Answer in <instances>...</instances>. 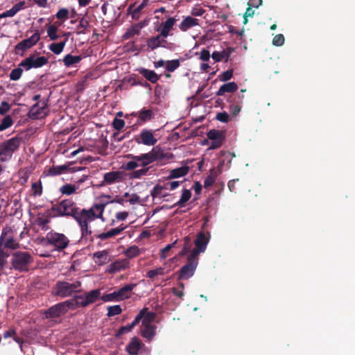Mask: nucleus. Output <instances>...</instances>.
<instances>
[{"mask_svg": "<svg viewBox=\"0 0 355 355\" xmlns=\"http://www.w3.org/2000/svg\"><path fill=\"white\" fill-rule=\"evenodd\" d=\"M129 266V261L128 259H120L110 263L107 269L110 274H114L117 271L124 270Z\"/></svg>", "mask_w": 355, "mask_h": 355, "instance_id": "nucleus-19", "label": "nucleus"}, {"mask_svg": "<svg viewBox=\"0 0 355 355\" xmlns=\"http://www.w3.org/2000/svg\"><path fill=\"white\" fill-rule=\"evenodd\" d=\"M216 119L219 121L227 123L230 119V116L226 112H220L216 114Z\"/></svg>", "mask_w": 355, "mask_h": 355, "instance_id": "nucleus-61", "label": "nucleus"}, {"mask_svg": "<svg viewBox=\"0 0 355 355\" xmlns=\"http://www.w3.org/2000/svg\"><path fill=\"white\" fill-rule=\"evenodd\" d=\"M81 60L82 57L80 55L67 54L64 56L63 61L66 67H70V66L78 63Z\"/></svg>", "mask_w": 355, "mask_h": 355, "instance_id": "nucleus-38", "label": "nucleus"}, {"mask_svg": "<svg viewBox=\"0 0 355 355\" xmlns=\"http://www.w3.org/2000/svg\"><path fill=\"white\" fill-rule=\"evenodd\" d=\"M22 140L21 137L16 136L1 143L0 144V161L6 162L10 159L12 154L19 148Z\"/></svg>", "mask_w": 355, "mask_h": 355, "instance_id": "nucleus-5", "label": "nucleus"}, {"mask_svg": "<svg viewBox=\"0 0 355 355\" xmlns=\"http://www.w3.org/2000/svg\"><path fill=\"white\" fill-rule=\"evenodd\" d=\"M239 86L235 82H228L220 86L216 96H223L226 93H234L238 90Z\"/></svg>", "mask_w": 355, "mask_h": 355, "instance_id": "nucleus-23", "label": "nucleus"}, {"mask_svg": "<svg viewBox=\"0 0 355 355\" xmlns=\"http://www.w3.org/2000/svg\"><path fill=\"white\" fill-rule=\"evenodd\" d=\"M215 177L212 175H209L205 180H204V187L207 188L211 186L215 182Z\"/></svg>", "mask_w": 355, "mask_h": 355, "instance_id": "nucleus-63", "label": "nucleus"}, {"mask_svg": "<svg viewBox=\"0 0 355 355\" xmlns=\"http://www.w3.org/2000/svg\"><path fill=\"white\" fill-rule=\"evenodd\" d=\"M40 34L37 32L30 37L19 42L15 46V54L23 56L25 51L34 46L40 41Z\"/></svg>", "mask_w": 355, "mask_h": 355, "instance_id": "nucleus-10", "label": "nucleus"}, {"mask_svg": "<svg viewBox=\"0 0 355 355\" xmlns=\"http://www.w3.org/2000/svg\"><path fill=\"white\" fill-rule=\"evenodd\" d=\"M90 27L89 21L85 17H82L80 21L79 24L77 26L76 28V33L78 35H82L85 34L86 33L89 32V28Z\"/></svg>", "mask_w": 355, "mask_h": 355, "instance_id": "nucleus-36", "label": "nucleus"}, {"mask_svg": "<svg viewBox=\"0 0 355 355\" xmlns=\"http://www.w3.org/2000/svg\"><path fill=\"white\" fill-rule=\"evenodd\" d=\"M33 261V257L27 251H16L12 254L10 263L15 270L27 272Z\"/></svg>", "mask_w": 355, "mask_h": 355, "instance_id": "nucleus-4", "label": "nucleus"}, {"mask_svg": "<svg viewBox=\"0 0 355 355\" xmlns=\"http://www.w3.org/2000/svg\"><path fill=\"white\" fill-rule=\"evenodd\" d=\"M13 121L10 116H6L0 123V131H4L6 128H9L12 125Z\"/></svg>", "mask_w": 355, "mask_h": 355, "instance_id": "nucleus-49", "label": "nucleus"}, {"mask_svg": "<svg viewBox=\"0 0 355 355\" xmlns=\"http://www.w3.org/2000/svg\"><path fill=\"white\" fill-rule=\"evenodd\" d=\"M94 259L98 265L106 264L109 261L108 252L106 250L97 251L94 253Z\"/></svg>", "mask_w": 355, "mask_h": 355, "instance_id": "nucleus-33", "label": "nucleus"}, {"mask_svg": "<svg viewBox=\"0 0 355 355\" xmlns=\"http://www.w3.org/2000/svg\"><path fill=\"white\" fill-rule=\"evenodd\" d=\"M33 194L35 196H40L43 192V187L41 182H34L31 185Z\"/></svg>", "mask_w": 355, "mask_h": 355, "instance_id": "nucleus-53", "label": "nucleus"}, {"mask_svg": "<svg viewBox=\"0 0 355 355\" xmlns=\"http://www.w3.org/2000/svg\"><path fill=\"white\" fill-rule=\"evenodd\" d=\"M23 69H24L23 67H19V64L17 68L12 69L9 74L10 79L12 80H19L23 74V72H24Z\"/></svg>", "mask_w": 355, "mask_h": 355, "instance_id": "nucleus-46", "label": "nucleus"}, {"mask_svg": "<svg viewBox=\"0 0 355 355\" xmlns=\"http://www.w3.org/2000/svg\"><path fill=\"white\" fill-rule=\"evenodd\" d=\"M136 3H133L127 9V14L130 15L132 18L134 19H138L140 17V11H137V8H135Z\"/></svg>", "mask_w": 355, "mask_h": 355, "instance_id": "nucleus-51", "label": "nucleus"}, {"mask_svg": "<svg viewBox=\"0 0 355 355\" xmlns=\"http://www.w3.org/2000/svg\"><path fill=\"white\" fill-rule=\"evenodd\" d=\"M180 184V181H171L165 182V188L167 191H173L176 189Z\"/></svg>", "mask_w": 355, "mask_h": 355, "instance_id": "nucleus-62", "label": "nucleus"}, {"mask_svg": "<svg viewBox=\"0 0 355 355\" xmlns=\"http://www.w3.org/2000/svg\"><path fill=\"white\" fill-rule=\"evenodd\" d=\"M210 56L209 51L206 49H203L200 53V58L203 61H208Z\"/></svg>", "mask_w": 355, "mask_h": 355, "instance_id": "nucleus-64", "label": "nucleus"}, {"mask_svg": "<svg viewBox=\"0 0 355 355\" xmlns=\"http://www.w3.org/2000/svg\"><path fill=\"white\" fill-rule=\"evenodd\" d=\"M125 228V226L123 225H121V226L112 228L107 232H105V233L100 234H95L94 236L91 235V236L94 239V237L100 239L102 241L106 240L107 239L112 238L113 236L119 235L123 230H124Z\"/></svg>", "mask_w": 355, "mask_h": 355, "instance_id": "nucleus-20", "label": "nucleus"}, {"mask_svg": "<svg viewBox=\"0 0 355 355\" xmlns=\"http://www.w3.org/2000/svg\"><path fill=\"white\" fill-rule=\"evenodd\" d=\"M100 289H93L85 292L82 295L73 296L72 299L56 304L46 311V318H55L63 315L68 310H74L80 307H87L101 298Z\"/></svg>", "mask_w": 355, "mask_h": 355, "instance_id": "nucleus-2", "label": "nucleus"}, {"mask_svg": "<svg viewBox=\"0 0 355 355\" xmlns=\"http://www.w3.org/2000/svg\"><path fill=\"white\" fill-rule=\"evenodd\" d=\"M29 118L32 119H43L46 116V107L45 105L40 107L39 103H36L31 108L28 112Z\"/></svg>", "mask_w": 355, "mask_h": 355, "instance_id": "nucleus-16", "label": "nucleus"}, {"mask_svg": "<svg viewBox=\"0 0 355 355\" xmlns=\"http://www.w3.org/2000/svg\"><path fill=\"white\" fill-rule=\"evenodd\" d=\"M144 328L141 329V335L144 338L148 340L152 339L155 334V327L152 324L143 325Z\"/></svg>", "mask_w": 355, "mask_h": 355, "instance_id": "nucleus-37", "label": "nucleus"}, {"mask_svg": "<svg viewBox=\"0 0 355 355\" xmlns=\"http://www.w3.org/2000/svg\"><path fill=\"white\" fill-rule=\"evenodd\" d=\"M146 42L148 51H153L160 48L159 37H158V35L148 37Z\"/></svg>", "mask_w": 355, "mask_h": 355, "instance_id": "nucleus-34", "label": "nucleus"}, {"mask_svg": "<svg viewBox=\"0 0 355 355\" xmlns=\"http://www.w3.org/2000/svg\"><path fill=\"white\" fill-rule=\"evenodd\" d=\"M125 125V121L123 119L114 118L112 121V126L116 130H121Z\"/></svg>", "mask_w": 355, "mask_h": 355, "instance_id": "nucleus-56", "label": "nucleus"}, {"mask_svg": "<svg viewBox=\"0 0 355 355\" xmlns=\"http://www.w3.org/2000/svg\"><path fill=\"white\" fill-rule=\"evenodd\" d=\"M191 247V239L189 237H184V245L182 250L179 253V255L181 257L187 255V253L189 252Z\"/></svg>", "mask_w": 355, "mask_h": 355, "instance_id": "nucleus-54", "label": "nucleus"}, {"mask_svg": "<svg viewBox=\"0 0 355 355\" xmlns=\"http://www.w3.org/2000/svg\"><path fill=\"white\" fill-rule=\"evenodd\" d=\"M67 40V38L66 37L64 40L60 42H53L49 44V49L53 53L59 55L63 51Z\"/></svg>", "mask_w": 355, "mask_h": 355, "instance_id": "nucleus-35", "label": "nucleus"}, {"mask_svg": "<svg viewBox=\"0 0 355 355\" xmlns=\"http://www.w3.org/2000/svg\"><path fill=\"white\" fill-rule=\"evenodd\" d=\"M178 240L174 241L173 243L166 245L164 248H162L160 251V258L162 259H166L168 256V252L171 250L172 248H173L177 243Z\"/></svg>", "mask_w": 355, "mask_h": 355, "instance_id": "nucleus-52", "label": "nucleus"}, {"mask_svg": "<svg viewBox=\"0 0 355 355\" xmlns=\"http://www.w3.org/2000/svg\"><path fill=\"white\" fill-rule=\"evenodd\" d=\"M139 323V318H135V320L129 324L121 327L114 333V336L119 338L122 335L132 331V329Z\"/></svg>", "mask_w": 355, "mask_h": 355, "instance_id": "nucleus-26", "label": "nucleus"}, {"mask_svg": "<svg viewBox=\"0 0 355 355\" xmlns=\"http://www.w3.org/2000/svg\"><path fill=\"white\" fill-rule=\"evenodd\" d=\"M189 168L188 166L184 165L175 169H171L169 171L168 179H175L185 176L189 173Z\"/></svg>", "mask_w": 355, "mask_h": 355, "instance_id": "nucleus-29", "label": "nucleus"}, {"mask_svg": "<svg viewBox=\"0 0 355 355\" xmlns=\"http://www.w3.org/2000/svg\"><path fill=\"white\" fill-rule=\"evenodd\" d=\"M233 76V70L229 69L226 71L223 72L220 75H219L218 78L220 81L227 82L230 80Z\"/></svg>", "mask_w": 355, "mask_h": 355, "instance_id": "nucleus-57", "label": "nucleus"}, {"mask_svg": "<svg viewBox=\"0 0 355 355\" xmlns=\"http://www.w3.org/2000/svg\"><path fill=\"white\" fill-rule=\"evenodd\" d=\"M208 241L209 237L206 236L204 232H200L194 241L196 248L191 250L189 254L198 258L199 254L206 250Z\"/></svg>", "mask_w": 355, "mask_h": 355, "instance_id": "nucleus-13", "label": "nucleus"}, {"mask_svg": "<svg viewBox=\"0 0 355 355\" xmlns=\"http://www.w3.org/2000/svg\"><path fill=\"white\" fill-rule=\"evenodd\" d=\"M42 242L44 245H51L57 250H64L69 244V239L63 234L57 232H48L46 237L42 238Z\"/></svg>", "mask_w": 355, "mask_h": 355, "instance_id": "nucleus-6", "label": "nucleus"}, {"mask_svg": "<svg viewBox=\"0 0 355 355\" xmlns=\"http://www.w3.org/2000/svg\"><path fill=\"white\" fill-rule=\"evenodd\" d=\"M137 144H143L146 146H153L157 142L151 130L144 129L141 131L140 138H135Z\"/></svg>", "mask_w": 355, "mask_h": 355, "instance_id": "nucleus-15", "label": "nucleus"}, {"mask_svg": "<svg viewBox=\"0 0 355 355\" xmlns=\"http://www.w3.org/2000/svg\"><path fill=\"white\" fill-rule=\"evenodd\" d=\"M135 286V284H129L117 290V295L120 301L128 299L130 297L132 291Z\"/></svg>", "mask_w": 355, "mask_h": 355, "instance_id": "nucleus-24", "label": "nucleus"}, {"mask_svg": "<svg viewBox=\"0 0 355 355\" xmlns=\"http://www.w3.org/2000/svg\"><path fill=\"white\" fill-rule=\"evenodd\" d=\"M48 59L45 56H36L35 54H31L20 63L19 66H22L25 71H29L32 69H38V67H43L46 64Z\"/></svg>", "mask_w": 355, "mask_h": 355, "instance_id": "nucleus-9", "label": "nucleus"}, {"mask_svg": "<svg viewBox=\"0 0 355 355\" xmlns=\"http://www.w3.org/2000/svg\"><path fill=\"white\" fill-rule=\"evenodd\" d=\"M81 288L82 282L79 280L58 281L53 287L52 293L54 296L66 298L78 295Z\"/></svg>", "mask_w": 355, "mask_h": 355, "instance_id": "nucleus-3", "label": "nucleus"}, {"mask_svg": "<svg viewBox=\"0 0 355 355\" xmlns=\"http://www.w3.org/2000/svg\"><path fill=\"white\" fill-rule=\"evenodd\" d=\"M156 317V313L153 311H148L147 308L142 309L136 318H139V322L142 321V325L151 324Z\"/></svg>", "mask_w": 355, "mask_h": 355, "instance_id": "nucleus-17", "label": "nucleus"}, {"mask_svg": "<svg viewBox=\"0 0 355 355\" xmlns=\"http://www.w3.org/2000/svg\"><path fill=\"white\" fill-rule=\"evenodd\" d=\"M233 51H234V49L232 48H227L222 52L214 51L211 54V58L216 62H220L223 60H225L227 62L228 60L231 53Z\"/></svg>", "mask_w": 355, "mask_h": 355, "instance_id": "nucleus-28", "label": "nucleus"}, {"mask_svg": "<svg viewBox=\"0 0 355 355\" xmlns=\"http://www.w3.org/2000/svg\"><path fill=\"white\" fill-rule=\"evenodd\" d=\"M207 137L211 141L209 149H218L225 141V132L214 129L210 130L207 133Z\"/></svg>", "mask_w": 355, "mask_h": 355, "instance_id": "nucleus-11", "label": "nucleus"}, {"mask_svg": "<svg viewBox=\"0 0 355 355\" xmlns=\"http://www.w3.org/2000/svg\"><path fill=\"white\" fill-rule=\"evenodd\" d=\"M77 187L71 184H65L60 188V192L62 195L71 196L76 193Z\"/></svg>", "mask_w": 355, "mask_h": 355, "instance_id": "nucleus-39", "label": "nucleus"}, {"mask_svg": "<svg viewBox=\"0 0 355 355\" xmlns=\"http://www.w3.org/2000/svg\"><path fill=\"white\" fill-rule=\"evenodd\" d=\"M123 180V173L121 171H111L104 174L101 186H106Z\"/></svg>", "mask_w": 355, "mask_h": 355, "instance_id": "nucleus-14", "label": "nucleus"}, {"mask_svg": "<svg viewBox=\"0 0 355 355\" xmlns=\"http://www.w3.org/2000/svg\"><path fill=\"white\" fill-rule=\"evenodd\" d=\"M140 254V249L137 245H132L126 249L125 255L128 259L135 258Z\"/></svg>", "mask_w": 355, "mask_h": 355, "instance_id": "nucleus-43", "label": "nucleus"}, {"mask_svg": "<svg viewBox=\"0 0 355 355\" xmlns=\"http://www.w3.org/2000/svg\"><path fill=\"white\" fill-rule=\"evenodd\" d=\"M122 311L120 305L110 306L107 307V315L108 318L113 317V315H119Z\"/></svg>", "mask_w": 355, "mask_h": 355, "instance_id": "nucleus-48", "label": "nucleus"}, {"mask_svg": "<svg viewBox=\"0 0 355 355\" xmlns=\"http://www.w3.org/2000/svg\"><path fill=\"white\" fill-rule=\"evenodd\" d=\"M191 196V193L190 190H187L184 189L183 190V193L182 194L181 198L179 201L175 202L173 206H180L182 207L185 205V203L190 199Z\"/></svg>", "mask_w": 355, "mask_h": 355, "instance_id": "nucleus-44", "label": "nucleus"}, {"mask_svg": "<svg viewBox=\"0 0 355 355\" xmlns=\"http://www.w3.org/2000/svg\"><path fill=\"white\" fill-rule=\"evenodd\" d=\"M178 19L175 17H168L161 24V33L162 35H169L170 31L173 29V26L175 25L176 21Z\"/></svg>", "mask_w": 355, "mask_h": 355, "instance_id": "nucleus-27", "label": "nucleus"}, {"mask_svg": "<svg viewBox=\"0 0 355 355\" xmlns=\"http://www.w3.org/2000/svg\"><path fill=\"white\" fill-rule=\"evenodd\" d=\"M180 66V62L178 59L166 60L165 69L166 71L171 73L175 71Z\"/></svg>", "mask_w": 355, "mask_h": 355, "instance_id": "nucleus-41", "label": "nucleus"}, {"mask_svg": "<svg viewBox=\"0 0 355 355\" xmlns=\"http://www.w3.org/2000/svg\"><path fill=\"white\" fill-rule=\"evenodd\" d=\"M58 27L55 25H49L46 28V33L48 37L50 38L51 40H58L60 36L57 34L58 32Z\"/></svg>", "mask_w": 355, "mask_h": 355, "instance_id": "nucleus-47", "label": "nucleus"}, {"mask_svg": "<svg viewBox=\"0 0 355 355\" xmlns=\"http://www.w3.org/2000/svg\"><path fill=\"white\" fill-rule=\"evenodd\" d=\"M137 71L142 75L147 80L152 83H157L160 76L157 74L154 71L148 70L145 68H140L137 69Z\"/></svg>", "mask_w": 355, "mask_h": 355, "instance_id": "nucleus-25", "label": "nucleus"}, {"mask_svg": "<svg viewBox=\"0 0 355 355\" xmlns=\"http://www.w3.org/2000/svg\"><path fill=\"white\" fill-rule=\"evenodd\" d=\"M198 264V258L189 254L187 263L184 264L178 272L179 280H187L194 274Z\"/></svg>", "mask_w": 355, "mask_h": 355, "instance_id": "nucleus-8", "label": "nucleus"}, {"mask_svg": "<svg viewBox=\"0 0 355 355\" xmlns=\"http://www.w3.org/2000/svg\"><path fill=\"white\" fill-rule=\"evenodd\" d=\"M143 346L141 341L138 338L134 337L126 345V351L130 355H138Z\"/></svg>", "mask_w": 355, "mask_h": 355, "instance_id": "nucleus-18", "label": "nucleus"}, {"mask_svg": "<svg viewBox=\"0 0 355 355\" xmlns=\"http://www.w3.org/2000/svg\"><path fill=\"white\" fill-rule=\"evenodd\" d=\"M164 275V268L159 267L155 269L149 270L146 272V277L153 279L157 276Z\"/></svg>", "mask_w": 355, "mask_h": 355, "instance_id": "nucleus-45", "label": "nucleus"}, {"mask_svg": "<svg viewBox=\"0 0 355 355\" xmlns=\"http://www.w3.org/2000/svg\"><path fill=\"white\" fill-rule=\"evenodd\" d=\"M101 299L103 302H120L116 291L110 293L109 294H104Z\"/></svg>", "mask_w": 355, "mask_h": 355, "instance_id": "nucleus-50", "label": "nucleus"}, {"mask_svg": "<svg viewBox=\"0 0 355 355\" xmlns=\"http://www.w3.org/2000/svg\"><path fill=\"white\" fill-rule=\"evenodd\" d=\"M195 26H199V19L190 16H187L179 25V28L182 31L186 32L187 30L195 27Z\"/></svg>", "mask_w": 355, "mask_h": 355, "instance_id": "nucleus-22", "label": "nucleus"}, {"mask_svg": "<svg viewBox=\"0 0 355 355\" xmlns=\"http://www.w3.org/2000/svg\"><path fill=\"white\" fill-rule=\"evenodd\" d=\"M285 42V37L283 34H278L272 39V44L276 46H282Z\"/></svg>", "mask_w": 355, "mask_h": 355, "instance_id": "nucleus-58", "label": "nucleus"}, {"mask_svg": "<svg viewBox=\"0 0 355 355\" xmlns=\"http://www.w3.org/2000/svg\"><path fill=\"white\" fill-rule=\"evenodd\" d=\"M149 170L148 166H142L141 169H137L130 173L129 178L130 179H139L143 176L146 175Z\"/></svg>", "mask_w": 355, "mask_h": 355, "instance_id": "nucleus-42", "label": "nucleus"}, {"mask_svg": "<svg viewBox=\"0 0 355 355\" xmlns=\"http://www.w3.org/2000/svg\"><path fill=\"white\" fill-rule=\"evenodd\" d=\"M134 116H137L139 118L138 123H143L146 122L147 121H150L153 117V113L150 110H146V108L142 109L139 112H134L132 114Z\"/></svg>", "mask_w": 355, "mask_h": 355, "instance_id": "nucleus-30", "label": "nucleus"}, {"mask_svg": "<svg viewBox=\"0 0 355 355\" xmlns=\"http://www.w3.org/2000/svg\"><path fill=\"white\" fill-rule=\"evenodd\" d=\"M128 158L135 159L138 164V166H146L154 162L161 159L164 157L163 153L160 148L154 147L150 152L140 155H128Z\"/></svg>", "mask_w": 355, "mask_h": 355, "instance_id": "nucleus-7", "label": "nucleus"}, {"mask_svg": "<svg viewBox=\"0 0 355 355\" xmlns=\"http://www.w3.org/2000/svg\"><path fill=\"white\" fill-rule=\"evenodd\" d=\"M166 191L167 189H166L165 183H164L163 185L157 184L151 190L150 195L153 198H166L168 196V193H166Z\"/></svg>", "mask_w": 355, "mask_h": 355, "instance_id": "nucleus-32", "label": "nucleus"}, {"mask_svg": "<svg viewBox=\"0 0 355 355\" xmlns=\"http://www.w3.org/2000/svg\"><path fill=\"white\" fill-rule=\"evenodd\" d=\"M25 5H26L25 1H21L18 3H17L11 9L6 10V12L0 14V18L13 17L19 11L24 9Z\"/></svg>", "mask_w": 355, "mask_h": 355, "instance_id": "nucleus-31", "label": "nucleus"}, {"mask_svg": "<svg viewBox=\"0 0 355 355\" xmlns=\"http://www.w3.org/2000/svg\"><path fill=\"white\" fill-rule=\"evenodd\" d=\"M50 222L49 219L43 217H38L36 219V223L43 230H47L49 229L48 223Z\"/></svg>", "mask_w": 355, "mask_h": 355, "instance_id": "nucleus-55", "label": "nucleus"}, {"mask_svg": "<svg viewBox=\"0 0 355 355\" xmlns=\"http://www.w3.org/2000/svg\"><path fill=\"white\" fill-rule=\"evenodd\" d=\"M145 26L144 21L134 24L130 28L126 30L123 38L125 40L130 39L135 35H139L141 33V30Z\"/></svg>", "mask_w": 355, "mask_h": 355, "instance_id": "nucleus-21", "label": "nucleus"}, {"mask_svg": "<svg viewBox=\"0 0 355 355\" xmlns=\"http://www.w3.org/2000/svg\"><path fill=\"white\" fill-rule=\"evenodd\" d=\"M105 206V203H98L89 209H81L78 207L71 199H65L58 204L53 205L51 210L56 213L53 217H72L80 227L82 239L92 242V230L89 224L97 218H103Z\"/></svg>", "mask_w": 355, "mask_h": 355, "instance_id": "nucleus-1", "label": "nucleus"}, {"mask_svg": "<svg viewBox=\"0 0 355 355\" xmlns=\"http://www.w3.org/2000/svg\"><path fill=\"white\" fill-rule=\"evenodd\" d=\"M67 165L53 166L49 169V175L52 176L61 175L67 171Z\"/></svg>", "mask_w": 355, "mask_h": 355, "instance_id": "nucleus-40", "label": "nucleus"}, {"mask_svg": "<svg viewBox=\"0 0 355 355\" xmlns=\"http://www.w3.org/2000/svg\"><path fill=\"white\" fill-rule=\"evenodd\" d=\"M55 17L58 19L66 20L69 18V10L66 8H62L58 11Z\"/></svg>", "mask_w": 355, "mask_h": 355, "instance_id": "nucleus-60", "label": "nucleus"}, {"mask_svg": "<svg viewBox=\"0 0 355 355\" xmlns=\"http://www.w3.org/2000/svg\"><path fill=\"white\" fill-rule=\"evenodd\" d=\"M19 246V243L13 239L11 230L4 228L0 237V249H3V247L10 249H16L18 248Z\"/></svg>", "mask_w": 355, "mask_h": 355, "instance_id": "nucleus-12", "label": "nucleus"}, {"mask_svg": "<svg viewBox=\"0 0 355 355\" xmlns=\"http://www.w3.org/2000/svg\"><path fill=\"white\" fill-rule=\"evenodd\" d=\"M137 167H138V164L135 162V159L128 161L123 165V168L124 170H127L128 171H132V170L134 171V169Z\"/></svg>", "mask_w": 355, "mask_h": 355, "instance_id": "nucleus-59", "label": "nucleus"}]
</instances>
